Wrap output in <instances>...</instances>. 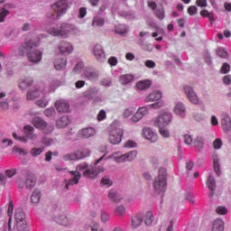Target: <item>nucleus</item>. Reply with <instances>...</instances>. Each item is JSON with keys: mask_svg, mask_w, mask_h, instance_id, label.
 Returning a JSON list of instances; mask_svg holds the SVG:
<instances>
[{"mask_svg": "<svg viewBox=\"0 0 231 231\" xmlns=\"http://www.w3.org/2000/svg\"><path fill=\"white\" fill-rule=\"evenodd\" d=\"M142 223H143V216L142 214H138L132 217L131 226L134 230L142 226Z\"/></svg>", "mask_w": 231, "mask_h": 231, "instance_id": "obj_33", "label": "nucleus"}, {"mask_svg": "<svg viewBox=\"0 0 231 231\" xmlns=\"http://www.w3.org/2000/svg\"><path fill=\"white\" fill-rule=\"evenodd\" d=\"M24 135L21 136L17 134V133H13V138L17 140L18 142H22V143H28V140H32V142H35L39 136L37 134H34L35 128L33 126L27 125L23 128Z\"/></svg>", "mask_w": 231, "mask_h": 231, "instance_id": "obj_5", "label": "nucleus"}, {"mask_svg": "<svg viewBox=\"0 0 231 231\" xmlns=\"http://www.w3.org/2000/svg\"><path fill=\"white\" fill-rule=\"evenodd\" d=\"M43 115L47 118H55V115H57V112L55 111L54 107H49L43 111Z\"/></svg>", "mask_w": 231, "mask_h": 231, "instance_id": "obj_53", "label": "nucleus"}, {"mask_svg": "<svg viewBox=\"0 0 231 231\" xmlns=\"http://www.w3.org/2000/svg\"><path fill=\"white\" fill-rule=\"evenodd\" d=\"M69 124V117L68 116H63L60 119L56 121V125L59 127V129H62L63 127H66Z\"/></svg>", "mask_w": 231, "mask_h": 231, "instance_id": "obj_41", "label": "nucleus"}, {"mask_svg": "<svg viewBox=\"0 0 231 231\" xmlns=\"http://www.w3.org/2000/svg\"><path fill=\"white\" fill-rule=\"evenodd\" d=\"M193 145L196 149H203V145H205V139L202 136H197L193 141Z\"/></svg>", "mask_w": 231, "mask_h": 231, "instance_id": "obj_45", "label": "nucleus"}, {"mask_svg": "<svg viewBox=\"0 0 231 231\" xmlns=\"http://www.w3.org/2000/svg\"><path fill=\"white\" fill-rule=\"evenodd\" d=\"M5 98H6V101H1ZM8 100H10V93L5 91L0 92V109H8L10 107Z\"/></svg>", "mask_w": 231, "mask_h": 231, "instance_id": "obj_32", "label": "nucleus"}, {"mask_svg": "<svg viewBox=\"0 0 231 231\" xmlns=\"http://www.w3.org/2000/svg\"><path fill=\"white\" fill-rule=\"evenodd\" d=\"M62 158L64 162H77V155L75 152L64 154Z\"/></svg>", "mask_w": 231, "mask_h": 231, "instance_id": "obj_56", "label": "nucleus"}, {"mask_svg": "<svg viewBox=\"0 0 231 231\" xmlns=\"http://www.w3.org/2000/svg\"><path fill=\"white\" fill-rule=\"evenodd\" d=\"M68 66V59L66 58H56L54 60V68L57 71H63Z\"/></svg>", "mask_w": 231, "mask_h": 231, "instance_id": "obj_27", "label": "nucleus"}, {"mask_svg": "<svg viewBox=\"0 0 231 231\" xmlns=\"http://www.w3.org/2000/svg\"><path fill=\"white\" fill-rule=\"evenodd\" d=\"M32 124L36 129H40V131H44L45 133H51V131H53V126L48 125L41 116L32 118Z\"/></svg>", "mask_w": 231, "mask_h": 231, "instance_id": "obj_13", "label": "nucleus"}, {"mask_svg": "<svg viewBox=\"0 0 231 231\" xmlns=\"http://www.w3.org/2000/svg\"><path fill=\"white\" fill-rule=\"evenodd\" d=\"M39 44H41V37L26 40L24 44L19 48L18 55H21V57L27 55L30 62L39 64L42 60V51L41 50L32 51V48H37Z\"/></svg>", "mask_w": 231, "mask_h": 231, "instance_id": "obj_1", "label": "nucleus"}, {"mask_svg": "<svg viewBox=\"0 0 231 231\" xmlns=\"http://www.w3.org/2000/svg\"><path fill=\"white\" fill-rule=\"evenodd\" d=\"M32 84H33V79L30 77L23 78L18 82L19 88L22 91H26V89H28V88L32 86Z\"/></svg>", "mask_w": 231, "mask_h": 231, "instance_id": "obj_26", "label": "nucleus"}, {"mask_svg": "<svg viewBox=\"0 0 231 231\" xmlns=\"http://www.w3.org/2000/svg\"><path fill=\"white\" fill-rule=\"evenodd\" d=\"M88 164L86 162H81L76 167L75 171H70V174L72 176V179H69V180H65V189H69V185H77L79 183V180L82 178V171H87Z\"/></svg>", "mask_w": 231, "mask_h": 231, "instance_id": "obj_9", "label": "nucleus"}, {"mask_svg": "<svg viewBox=\"0 0 231 231\" xmlns=\"http://www.w3.org/2000/svg\"><path fill=\"white\" fill-rule=\"evenodd\" d=\"M7 214L9 216L8 226L9 230L12 226V215L14 214V201H10L7 208Z\"/></svg>", "mask_w": 231, "mask_h": 231, "instance_id": "obj_52", "label": "nucleus"}, {"mask_svg": "<svg viewBox=\"0 0 231 231\" xmlns=\"http://www.w3.org/2000/svg\"><path fill=\"white\" fill-rule=\"evenodd\" d=\"M35 183H36L35 178L29 177L25 180V187L26 189H33L35 187Z\"/></svg>", "mask_w": 231, "mask_h": 231, "instance_id": "obj_60", "label": "nucleus"}, {"mask_svg": "<svg viewBox=\"0 0 231 231\" xmlns=\"http://www.w3.org/2000/svg\"><path fill=\"white\" fill-rule=\"evenodd\" d=\"M85 229L90 231H98L100 230V224H98V222L91 221L85 225Z\"/></svg>", "mask_w": 231, "mask_h": 231, "instance_id": "obj_43", "label": "nucleus"}, {"mask_svg": "<svg viewBox=\"0 0 231 231\" xmlns=\"http://www.w3.org/2000/svg\"><path fill=\"white\" fill-rule=\"evenodd\" d=\"M60 86H64V81H60V80L51 81L49 85V93H53V91L60 88Z\"/></svg>", "mask_w": 231, "mask_h": 231, "instance_id": "obj_42", "label": "nucleus"}, {"mask_svg": "<svg viewBox=\"0 0 231 231\" xmlns=\"http://www.w3.org/2000/svg\"><path fill=\"white\" fill-rule=\"evenodd\" d=\"M47 33L52 35V37H60L64 39V29L62 28V23L60 25H51L46 28Z\"/></svg>", "mask_w": 231, "mask_h": 231, "instance_id": "obj_17", "label": "nucleus"}, {"mask_svg": "<svg viewBox=\"0 0 231 231\" xmlns=\"http://www.w3.org/2000/svg\"><path fill=\"white\" fill-rule=\"evenodd\" d=\"M212 231H225V221L221 218H217L213 222Z\"/></svg>", "mask_w": 231, "mask_h": 231, "instance_id": "obj_37", "label": "nucleus"}, {"mask_svg": "<svg viewBox=\"0 0 231 231\" xmlns=\"http://www.w3.org/2000/svg\"><path fill=\"white\" fill-rule=\"evenodd\" d=\"M134 113H136V109L134 107H128V108L125 109V111L123 113V116H124V118H129L130 116H133V115H134Z\"/></svg>", "mask_w": 231, "mask_h": 231, "instance_id": "obj_57", "label": "nucleus"}, {"mask_svg": "<svg viewBox=\"0 0 231 231\" xmlns=\"http://www.w3.org/2000/svg\"><path fill=\"white\" fill-rule=\"evenodd\" d=\"M173 226H174V219H171L170 221H167L166 223H163L161 226V228L159 231H162V230L172 231Z\"/></svg>", "mask_w": 231, "mask_h": 231, "instance_id": "obj_46", "label": "nucleus"}, {"mask_svg": "<svg viewBox=\"0 0 231 231\" xmlns=\"http://www.w3.org/2000/svg\"><path fill=\"white\" fill-rule=\"evenodd\" d=\"M17 174V170L15 168L5 170V178H14Z\"/></svg>", "mask_w": 231, "mask_h": 231, "instance_id": "obj_63", "label": "nucleus"}, {"mask_svg": "<svg viewBox=\"0 0 231 231\" xmlns=\"http://www.w3.org/2000/svg\"><path fill=\"white\" fill-rule=\"evenodd\" d=\"M108 199L110 201H114V203H120V201H122V199H124V198L122 197V195H120L118 192H116V190L115 189H111L108 192Z\"/></svg>", "mask_w": 231, "mask_h": 231, "instance_id": "obj_35", "label": "nucleus"}, {"mask_svg": "<svg viewBox=\"0 0 231 231\" xmlns=\"http://www.w3.org/2000/svg\"><path fill=\"white\" fill-rule=\"evenodd\" d=\"M58 50L62 55H69L73 52V44L69 42L62 41L59 43Z\"/></svg>", "mask_w": 231, "mask_h": 231, "instance_id": "obj_20", "label": "nucleus"}, {"mask_svg": "<svg viewBox=\"0 0 231 231\" xmlns=\"http://www.w3.org/2000/svg\"><path fill=\"white\" fill-rule=\"evenodd\" d=\"M11 8H14L12 4H5L4 6H0V23H5V19L10 15Z\"/></svg>", "mask_w": 231, "mask_h": 231, "instance_id": "obj_25", "label": "nucleus"}, {"mask_svg": "<svg viewBox=\"0 0 231 231\" xmlns=\"http://www.w3.org/2000/svg\"><path fill=\"white\" fill-rule=\"evenodd\" d=\"M143 136L148 142H152V143L158 142V134L151 127L143 128Z\"/></svg>", "mask_w": 231, "mask_h": 231, "instance_id": "obj_21", "label": "nucleus"}, {"mask_svg": "<svg viewBox=\"0 0 231 231\" xmlns=\"http://www.w3.org/2000/svg\"><path fill=\"white\" fill-rule=\"evenodd\" d=\"M163 98V93H162L161 90H153L150 92L144 98V102L149 103V102H163L162 100Z\"/></svg>", "mask_w": 231, "mask_h": 231, "instance_id": "obj_18", "label": "nucleus"}, {"mask_svg": "<svg viewBox=\"0 0 231 231\" xmlns=\"http://www.w3.org/2000/svg\"><path fill=\"white\" fill-rule=\"evenodd\" d=\"M213 167L217 176H219L221 171L219 169V157H217V155L213 156Z\"/></svg>", "mask_w": 231, "mask_h": 231, "instance_id": "obj_49", "label": "nucleus"}, {"mask_svg": "<svg viewBox=\"0 0 231 231\" xmlns=\"http://www.w3.org/2000/svg\"><path fill=\"white\" fill-rule=\"evenodd\" d=\"M154 221V216L152 215V211H147L144 215V223L146 226H151L152 222Z\"/></svg>", "mask_w": 231, "mask_h": 231, "instance_id": "obj_44", "label": "nucleus"}, {"mask_svg": "<svg viewBox=\"0 0 231 231\" xmlns=\"http://www.w3.org/2000/svg\"><path fill=\"white\" fill-rule=\"evenodd\" d=\"M216 213L218 216H226V214H228V208H226L225 206H218L216 208Z\"/></svg>", "mask_w": 231, "mask_h": 231, "instance_id": "obj_59", "label": "nucleus"}, {"mask_svg": "<svg viewBox=\"0 0 231 231\" xmlns=\"http://www.w3.org/2000/svg\"><path fill=\"white\" fill-rule=\"evenodd\" d=\"M172 113L179 118H185L187 116V106L181 101L175 102Z\"/></svg>", "mask_w": 231, "mask_h": 231, "instance_id": "obj_14", "label": "nucleus"}, {"mask_svg": "<svg viewBox=\"0 0 231 231\" xmlns=\"http://www.w3.org/2000/svg\"><path fill=\"white\" fill-rule=\"evenodd\" d=\"M134 80V76L133 74H123L119 77V82L122 86H127Z\"/></svg>", "mask_w": 231, "mask_h": 231, "instance_id": "obj_34", "label": "nucleus"}, {"mask_svg": "<svg viewBox=\"0 0 231 231\" xmlns=\"http://www.w3.org/2000/svg\"><path fill=\"white\" fill-rule=\"evenodd\" d=\"M44 93V88L43 87H37L33 88L27 91L26 94V99L27 100H35L41 97V95H43Z\"/></svg>", "mask_w": 231, "mask_h": 231, "instance_id": "obj_19", "label": "nucleus"}, {"mask_svg": "<svg viewBox=\"0 0 231 231\" xmlns=\"http://www.w3.org/2000/svg\"><path fill=\"white\" fill-rule=\"evenodd\" d=\"M162 107H165V101H159L151 105L141 106L131 117V122H133L134 124H137V122H140L142 118H143V116H147V115H149L150 109H162Z\"/></svg>", "mask_w": 231, "mask_h": 231, "instance_id": "obj_2", "label": "nucleus"}, {"mask_svg": "<svg viewBox=\"0 0 231 231\" xmlns=\"http://www.w3.org/2000/svg\"><path fill=\"white\" fill-rule=\"evenodd\" d=\"M109 219H111V215L106 211V210H101V214H100V221L101 223H107L109 221Z\"/></svg>", "mask_w": 231, "mask_h": 231, "instance_id": "obj_54", "label": "nucleus"}, {"mask_svg": "<svg viewBox=\"0 0 231 231\" xmlns=\"http://www.w3.org/2000/svg\"><path fill=\"white\" fill-rule=\"evenodd\" d=\"M71 4L68 0H58L51 5V10L56 14V19H60L67 14Z\"/></svg>", "mask_w": 231, "mask_h": 231, "instance_id": "obj_8", "label": "nucleus"}, {"mask_svg": "<svg viewBox=\"0 0 231 231\" xmlns=\"http://www.w3.org/2000/svg\"><path fill=\"white\" fill-rule=\"evenodd\" d=\"M92 51L98 62H106V51H104V47L102 46V44H94Z\"/></svg>", "mask_w": 231, "mask_h": 231, "instance_id": "obj_16", "label": "nucleus"}, {"mask_svg": "<svg viewBox=\"0 0 231 231\" xmlns=\"http://www.w3.org/2000/svg\"><path fill=\"white\" fill-rule=\"evenodd\" d=\"M183 142L186 145H192L194 143V140L192 139V135L189 134H185L183 135Z\"/></svg>", "mask_w": 231, "mask_h": 231, "instance_id": "obj_64", "label": "nucleus"}, {"mask_svg": "<svg viewBox=\"0 0 231 231\" xmlns=\"http://www.w3.org/2000/svg\"><path fill=\"white\" fill-rule=\"evenodd\" d=\"M73 71L74 73H86L88 69L84 68V62L79 61L75 65Z\"/></svg>", "mask_w": 231, "mask_h": 231, "instance_id": "obj_47", "label": "nucleus"}, {"mask_svg": "<svg viewBox=\"0 0 231 231\" xmlns=\"http://www.w3.org/2000/svg\"><path fill=\"white\" fill-rule=\"evenodd\" d=\"M159 129V134L162 138H171V131L167 128V126H161L158 127Z\"/></svg>", "mask_w": 231, "mask_h": 231, "instance_id": "obj_50", "label": "nucleus"}, {"mask_svg": "<svg viewBox=\"0 0 231 231\" xmlns=\"http://www.w3.org/2000/svg\"><path fill=\"white\" fill-rule=\"evenodd\" d=\"M58 113H69V103L66 99H59L55 102Z\"/></svg>", "mask_w": 231, "mask_h": 231, "instance_id": "obj_22", "label": "nucleus"}, {"mask_svg": "<svg viewBox=\"0 0 231 231\" xmlns=\"http://www.w3.org/2000/svg\"><path fill=\"white\" fill-rule=\"evenodd\" d=\"M124 138V129L116 126V122H114L109 127L108 142L112 145L122 143Z\"/></svg>", "mask_w": 231, "mask_h": 231, "instance_id": "obj_4", "label": "nucleus"}, {"mask_svg": "<svg viewBox=\"0 0 231 231\" xmlns=\"http://www.w3.org/2000/svg\"><path fill=\"white\" fill-rule=\"evenodd\" d=\"M62 28L63 39H69V35H73L74 37H79V35H82V31L72 23H62Z\"/></svg>", "mask_w": 231, "mask_h": 231, "instance_id": "obj_12", "label": "nucleus"}, {"mask_svg": "<svg viewBox=\"0 0 231 231\" xmlns=\"http://www.w3.org/2000/svg\"><path fill=\"white\" fill-rule=\"evenodd\" d=\"M106 168L104 166H98L97 168L89 167L84 171V178H88L89 180H95L100 172H104Z\"/></svg>", "mask_w": 231, "mask_h": 231, "instance_id": "obj_15", "label": "nucleus"}, {"mask_svg": "<svg viewBox=\"0 0 231 231\" xmlns=\"http://www.w3.org/2000/svg\"><path fill=\"white\" fill-rule=\"evenodd\" d=\"M207 186L213 192V190H216V180L212 175H210L207 180Z\"/></svg>", "mask_w": 231, "mask_h": 231, "instance_id": "obj_55", "label": "nucleus"}, {"mask_svg": "<svg viewBox=\"0 0 231 231\" xmlns=\"http://www.w3.org/2000/svg\"><path fill=\"white\" fill-rule=\"evenodd\" d=\"M14 230L30 231V226L26 220V214L23 208H18L14 212Z\"/></svg>", "mask_w": 231, "mask_h": 231, "instance_id": "obj_3", "label": "nucleus"}, {"mask_svg": "<svg viewBox=\"0 0 231 231\" xmlns=\"http://www.w3.org/2000/svg\"><path fill=\"white\" fill-rule=\"evenodd\" d=\"M127 32V26L125 24H118L116 26V33L119 35H124V33Z\"/></svg>", "mask_w": 231, "mask_h": 231, "instance_id": "obj_58", "label": "nucleus"}, {"mask_svg": "<svg viewBox=\"0 0 231 231\" xmlns=\"http://www.w3.org/2000/svg\"><path fill=\"white\" fill-rule=\"evenodd\" d=\"M155 15L161 21H162V19L165 18V12L163 11V7L162 6H160V7L157 8V10L155 11Z\"/></svg>", "mask_w": 231, "mask_h": 231, "instance_id": "obj_62", "label": "nucleus"}, {"mask_svg": "<svg viewBox=\"0 0 231 231\" xmlns=\"http://www.w3.org/2000/svg\"><path fill=\"white\" fill-rule=\"evenodd\" d=\"M172 122V113L169 111H162L161 114L152 119L154 127H167Z\"/></svg>", "mask_w": 231, "mask_h": 231, "instance_id": "obj_7", "label": "nucleus"}, {"mask_svg": "<svg viewBox=\"0 0 231 231\" xmlns=\"http://www.w3.org/2000/svg\"><path fill=\"white\" fill-rule=\"evenodd\" d=\"M97 134V130L93 127L83 128L79 132V135L82 138H91Z\"/></svg>", "mask_w": 231, "mask_h": 231, "instance_id": "obj_30", "label": "nucleus"}, {"mask_svg": "<svg viewBox=\"0 0 231 231\" xmlns=\"http://www.w3.org/2000/svg\"><path fill=\"white\" fill-rule=\"evenodd\" d=\"M127 214V208H125V205L123 204H119L117 206H116L115 209H114V215L116 217H125V215Z\"/></svg>", "mask_w": 231, "mask_h": 231, "instance_id": "obj_31", "label": "nucleus"}, {"mask_svg": "<svg viewBox=\"0 0 231 231\" xmlns=\"http://www.w3.org/2000/svg\"><path fill=\"white\" fill-rule=\"evenodd\" d=\"M201 17H207L210 23H214L216 21V18H214V14L208 12V10L204 9L200 11Z\"/></svg>", "mask_w": 231, "mask_h": 231, "instance_id": "obj_51", "label": "nucleus"}, {"mask_svg": "<svg viewBox=\"0 0 231 231\" xmlns=\"http://www.w3.org/2000/svg\"><path fill=\"white\" fill-rule=\"evenodd\" d=\"M42 152H44L43 147H40V148L33 147L30 151V154L32 158H37V156H41V154H42Z\"/></svg>", "mask_w": 231, "mask_h": 231, "instance_id": "obj_48", "label": "nucleus"}, {"mask_svg": "<svg viewBox=\"0 0 231 231\" xmlns=\"http://www.w3.org/2000/svg\"><path fill=\"white\" fill-rule=\"evenodd\" d=\"M182 93L185 95L187 100L193 106H199L200 100L198 93L194 90V88L190 85L182 86Z\"/></svg>", "mask_w": 231, "mask_h": 231, "instance_id": "obj_10", "label": "nucleus"}, {"mask_svg": "<svg viewBox=\"0 0 231 231\" xmlns=\"http://www.w3.org/2000/svg\"><path fill=\"white\" fill-rule=\"evenodd\" d=\"M221 125L222 129L225 133H228L231 129V118L228 113H223L222 114V119H221Z\"/></svg>", "mask_w": 231, "mask_h": 231, "instance_id": "obj_23", "label": "nucleus"}, {"mask_svg": "<svg viewBox=\"0 0 231 231\" xmlns=\"http://www.w3.org/2000/svg\"><path fill=\"white\" fill-rule=\"evenodd\" d=\"M97 95H98V88H90L84 93V97H86V98H88V100H92Z\"/></svg>", "mask_w": 231, "mask_h": 231, "instance_id": "obj_40", "label": "nucleus"}, {"mask_svg": "<svg viewBox=\"0 0 231 231\" xmlns=\"http://www.w3.org/2000/svg\"><path fill=\"white\" fill-rule=\"evenodd\" d=\"M137 157H138V151L136 150L129 151L124 153L125 163V162H134V160H136Z\"/></svg>", "mask_w": 231, "mask_h": 231, "instance_id": "obj_38", "label": "nucleus"}, {"mask_svg": "<svg viewBox=\"0 0 231 231\" xmlns=\"http://www.w3.org/2000/svg\"><path fill=\"white\" fill-rule=\"evenodd\" d=\"M153 189L158 194L165 192V189H167V171H165V169L161 168L159 170V175L153 181Z\"/></svg>", "mask_w": 231, "mask_h": 231, "instance_id": "obj_6", "label": "nucleus"}, {"mask_svg": "<svg viewBox=\"0 0 231 231\" xmlns=\"http://www.w3.org/2000/svg\"><path fill=\"white\" fill-rule=\"evenodd\" d=\"M42 97L35 101V105L38 106V107H47L50 104V97L46 96V94H42Z\"/></svg>", "mask_w": 231, "mask_h": 231, "instance_id": "obj_36", "label": "nucleus"}, {"mask_svg": "<svg viewBox=\"0 0 231 231\" xmlns=\"http://www.w3.org/2000/svg\"><path fill=\"white\" fill-rule=\"evenodd\" d=\"M106 160H112L115 163H125L124 153L122 152H115L106 157Z\"/></svg>", "mask_w": 231, "mask_h": 231, "instance_id": "obj_28", "label": "nucleus"}, {"mask_svg": "<svg viewBox=\"0 0 231 231\" xmlns=\"http://www.w3.org/2000/svg\"><path fill=\"white\" fill-rule=\"evenodd\" d=\"M53 219L56 223H58V225H61V226H67L69 228H71L75 223V218L72 217H68L59 211L55 212Z\"/></svg>", "mask_w": 231, "mask_h": 231, "instance_id": "obj_11", "label": "nucleus"}, {"mask_svg": "<svg viewBox=\"0 0 231 231\" xmlns=\"http://www.w3.org/2000/svg\"><path fill=\"white\" fill-rule=\"evenodd\" d=\"M41 198H42V192L41 191V189H34L30 198L31 204L33 207H37V205L41 203Z\"/></svg>", "mask_w": 231, "mask_h": 231, "instance_id": "obj_24", "label": "nucleus"}, {"mask_svg": "<svg viewBox=\"0 0 231 231\" xmlns=\"http://www.w3.org/2000/svg\"><path fill=\"white\" fill-rule=\"evenodd\" d=\"M152 86V81L150 79L139 80L135 84V88L138 91H145V89H149Z\"/></svg>", "mask_w": 231, "mask_h": 231, "instance_id": "obj_29", "label": "nucleus"}, {"mask_svg": "<svg viewBox=\"0 0 231 231\" xmlns=\"http://www.w3.org/2000/svg\"><path fill=\"white\" fill-rule=\"evenodd\" d=\"M85 76L87 79H89V80H97L98 79V73L96 71H86Z\"/></svg>", "mask_w": 231, "mask_h": 231, "instance_id": "obj_61", "label": "nucleus"}, {"mask_svg": "<svg viewBox=\"0 0 231 231\" xmlns=\"http://www.w3.org/2000/svg\"><path fill=\"white\" fill-rule=\"evenodd\" d=\"M106 21L100 15H96L93 18L92 26L93 28H102L104 26Z\"/></svg>", "mask_w": 231, "mask_h": 231, "instance_id": "obj_39", "label": "nucleus"}]
</instances>
